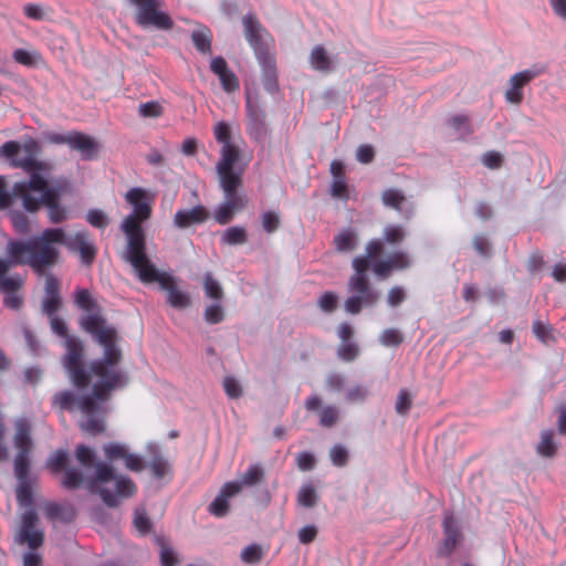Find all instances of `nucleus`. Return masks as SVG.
I'll return each mask as SVG.
<instances>
[{
  "label": "nucleus",
  "instance_id": "obj_32",
  "mask_svg": "<svg viewBox=\"0 0 566 566\" xmlns=\"http://www.w3.org/2000/svg\"><path fill=\"white\" fill-rule=\"evenodd\" d=\"M264 469L260 464L251 465L242 475L240 481L237 483L247 486H253L260 484L264 480Z\"/></svg>",
  "mask_w": 566,
  "mask_h": 566
},
{
  "label": "nucleus",
  "instance_id": "obj_2",
  "mask_svg": "<svg viewBox=\"0 0 566 566\" xmlns=\"http://www.w3.org/2000/svg\"><path fill=\"white\" fill-rule=\"evenodd\" d=\"M106 461L97 459L95 451L84 444L75 448L77 467L64 469L62 485L67 490H75L85 485L92 493H97L102 501L109 507L118 505V497H130L136 492L133 480L124 474L115 472L113 462L123 460L125 467L134 472L144 469L139 455L130 453L125 444L109 442L103 444Z\"/></svg>",
  "mask_w": 566,
  "mask_h": 566
},
{
  "label": "nucleus",
  "instance_id": "obj_24",
  "mask_svg": "<svg viewBox=\"0 0 566 566\" xmlns=\"http://www.w3.org/2000/svg\"><path fill=\"white\" fill-rule=\"evenodd\" d=\"M310 65L321 73H329L335 70L336 62L323 45H315L308 56Z\"/></svg>",
  "mask_w": 566,
  "mask_h": 566
},
{
  "label": "nucleus",
  "instance_id": "obj_23",
  "mask_svg": "<svg viewBox=\"0 0 566 566\" xmlns=\"http://www.w3.org/2000/svg\"><path fill=\"white\" fill-rule=\"evenodd\" d=\"M331 174L333 176L331 196L335 199L347 200L349 192L345 181L344 164L339 160H334L331 164Z\"/></svg>",
  "mask_w": 566,
  "mask_h": 566
},
{
  "label": "nucleus",
  "instance_id": "obj_29",
  "mask_svg": "<svg viewBox=\"0 0 566 566\" xmlns=\"http://www.w3.org/2000/svg\"><path fill=\"white\" fill-rule=\"evenodd\" d=\"M359 283L360 286L358 291H356V313H358L363 306L375 304L379 297V293L370 289L367 280L360 281Z\"/></svg>",
  "mask_w": 566,
  "mask_h": 566
},
{
  "label": "nucleus",
  "instance_id": "obj_26",
  "mask_svg": "<svg viewBox=\"0 0 566 566\" xmlns=\"http://www.w3.org/2000/svg\"><path fill=\"white\" fill-rule=\"evenodd\" d=\"M443 544L439 549L440 555H449L459 542V528L452 515H446L443 518Z\"/></svg>",
  "mask_w": 566,
  "mask_h": 566
},
{
  "label": "nucleus",
  "instance_id": "obj_18",
  "mask_svg": "<svg viewBox=\"0 0 566 566\" xmlns=\"http://www.w3.org/2000/svg\"><path fill=\"white\" fill-rule=\"evenodd\" d=\"M541 71L524 70L514 74L509 81V88L505 92V99L514 105L522 103L524 94L523 87L536 77Z\"/></svg>",
  "mask_w": 566,
  "mask_h": 566
},
{
  "label": "nucleus",
  "instance_id": "obj_63",
  "mask_svg": "<svg viewBox=\"0 0 566 566\" xmlns=\"http://www.w3.org/2000/svg\"><path fill=\"white\" fill-rule=\"evenodd\" d=\"M406 298V294L402 287L400 286H394L388 292V304L392 307L398 306L400 303H402Z\"/></svg>",
  "mask_w": 566,
  "mask_h": 566
},
{
  "label": "nucleus",
  "instance_id": "obj_7",
  "mask_svg": "<svg viewBox=\"0 0 566 566\" xmlns=\"http://www.w3.org/2000/svg\"><path fill=\"white\" fill-rule=\"evenodd\" d=\"M129 264L143 283H158L160 289L167 293V302L172 307L184 310L191 305L189 294L178 287L176 279L159 271L148 256L140 259L138 263Z\"/></svg>",
  "mask_w": 566,
  "mask_h": 566
},
{
  "label": "nucleus",
  "instance_id": "obj_43",
  "mask_svg": "<svg viewBox=\"0 0 566 566\" xmlns=\"http://www.w3.org/2000/svg\"><path fill=\"white\" fill-rule=\"evenodd\" d=\"M224 318L223 307L219 303L211 304L205 310V319L209 324H218Z\"/></svg>",
  "mask_w": 566,
  "mask_h": 566
},
{
  "label": "nucleus",
  "instance_id": "obj_11",
  "mask_svg": "<svg viewBox=\"0 0 566 566\" xmlns=\"http://www.w3.org/2000/svg\"><path fill=\"white\" fill-rule=\"evenodd\" d=\"M14 543L20 546H27L31 551H36L44 543V531L41 527L40 517L33 509L25 510L15 527Z\"/></svg>",
  "mask_w": 566,
  "mask_h": 566
},
{
  "label": "nucleus",
  "instance_id": "obj_14",
  "mask_svg": "<svg viewBox=\"0 0 566 566\" xmlns=\"http://www.w3.org/2000/svg\"><path fill=\"white\" fill-rule=\"evenodd\" d=\"M57 142L66 144L71 149L78 151L83 160L97 158L101 149L99 143L94 137L78 132L60 136Z\"/></svg>",
  "mask_w": 566,
  "mask_h": 566
},
{
  "label": "nucleus",
  "instance_id": "obj_45",
  "mask_svg": "<svg viewBox=\"0 0 566 566\" xmlns=\"http://www.w3.org/2000/svg\"><path fill=\"white\" fill-rule=\"evenodd\" d=\"M354 233L350 230L342 231L335 239L334 243L338 252L349 251L353 245Z\"/></svg>",
  "mask_w": 566,
  "mask_h": 566
},
{
  "label": "nucleus",
  "instance_id": "obj_61",
  "mask_svg": "<svg viewBox=\"0 0 566 566\" xmlns=\"http://www.w3.org/2000/svg\"><path fill=\"white\" fill-rule=\"evenodd\" d=\"M49 317H50L51 328H52V331L55 334H57L61 337H64L65 339H66V337H71L67 334L66 324H65V322L61 317L55 316V315H52V316H49Z\"/></svg>",
  "mask_w": 566,
  "mask_h": 566
},
{
  "label": "nucleus",
  "instance_id": "obj_60",
  "mask_svg": "<svg viewBox=\"0 0 566 566\" xmlns=\"http://www.w3.org/2000/svg\"><path fill=\"white\" fill-rule=\"evenodd\" d=\"M375 158L374 147L370 145H360L356 149V159L361 164H369Z\"/></svg>",
  "mask_w": 566,
  "mask_h": 566
},
{
  "label": "nucleus",
  "instance_id": "obj_37",
  "mask_svg": "<svg viewBox=\"0 0 566 566\" xmlns=\"http://www.w3.org/2000/svg\"><path fill=\"white\" fill-rule=\"evenodd\" d=\"M134 526L142 534H147L151 531V521L144 507H137L134 513Z\"/></svg>",
  "mask_w": 566,
  "mask_h": 566
},
{
  "label": "nucleus",
  "instance_id": "obj_53",
  "mask_svg": "<svg viewBox=\"0 0 566 566\" xmlns=\"http://www.w3.org/2000/svg\"><path fill=\"white\" fill-rule=\"evenodd\" d=\"M452 128L459 133L460 136H467L471 133L469 118L464 115H457L450 119Z\"/></svg>",
  "mask_w": 566,
  "mask_h": 566
},
{
  "label": "nucleus",
  "instance_id": "obj_47",
  "mask_svg": "<svg viewBox=\"0 0 566 566\" xmlns=\"http://www.w3.org/2000/svg\"><path fill=\"white\" fill-rule=\"evenodd\" d=\"M154 475L158 479L164 478L169 472V463L161 455H156L149 464Z\"/></svg>",
  "mask_w": 566,
  "mask_h": 566
},
{
  "label": "nucleus",
  "instance_id": "obj_39",
  "mask_svg": "<svg viewBox=\"0 0 566 566\" xmlns=\"http://www.w3.org/2000/svg\"><path fill=\"white\" fill-rule=\"evenodd\" d=\"M214 138L222 146L231 145V127L228 123L221 120L214 125L213 128Z\"/></svg>",
  "mask_w": 566,
  "mask_h": 566
},
{
  "label": "nucleus",
  "instance_id": "obj_19",
  "mask_svg": "<svg viewBox=\"0 0 566 566\" xmlns=\"http://www.w3.org/2000/svg\"><path fill=\"white\" fill-rule=\"evenodd\" d=\"M241 492V484L237 482H227L220 490V493L209 505V512L218 517L224 516L229 512L228 499Z\"/></svg>",
  "mask_w": 566,
  "mask_h": 566
},
{
  "label": "nucleus",
  "instance_id": "obj_28",
  "mask_svg": "<svg viewBox=\"0 0 566 566\" xmlns=\"http://www.w3.org/2000/svg\"><path fill=\"white\" fill-rule=\"evenodd\" d=\"M350 336L352 327L348 324H342L338 327V337L342 340L338 347V356L346 361H350L354 359V347L349 342Z\"/></svg>",
  "mask_w": 566,
  "mask_h": 566
},
{
  "label": "nucleus",
  "instance_id": "obj_1",
  "mask_svg": "<svg viewBox=\"0 0 566 566\" xmlns=\"http://www.w3.org/2000/svg\"><path fill=\"white\" fill-rule=\"evenodd\" d=\"M75 304L85 313L80 317L81 327L103 347V357L93 361L87 371L82 363L83 345L75 337H66V355L63 365L77 388H86L92 376L97 377L91 392L76 395L71 390L59 391L53 396L52 403L61 410L80 412L77 424L90 434L98 436L106 431L107 401L111 392L126 386L128 377L117 368L123 359L119 347L120 337L116 328L108 324L96 300L85 289L75 292Z\"/></svg>",
  "mask_w": 566,
  "mask_h": 566
},
{
  "label": "nucleus",
  "instance_id": "obj_56",
  "mask_svg": "<svg viewBox=\"0 0 566 566\" xmlns=\"http://www.w3.org/2000/svg\"><path fill=\"white\" fill-rule=\"evenodd\" d=\"M223 388L230 398H239L242 395L241 385L233 377L228 376L223 379Z\"/></svg>",
  "mask_w": 566,
  "mask_h": 566
},
{
  "label": "nucleus",
  "instance_id": "obj_58",
  "mask_svg": "<svg viewBox=\"0 0 566 566\" xmlns=\"http://www.w3.org/2000/svg\"><path fill=\"white\" fill-rule=\"evenodd\" d=\"M296 463L301 471H311L316 465V459L310 452H301L296 458Z\"/></svg>",
  "mask_w": 566,
  "mask_h": 566
},
{
  "label": "nucleus",
  "instance_id": "obj_27",
  "mask_svg": "<svg viewBox=\"0 0 566 566\" xmlns=\"http://www.w3.org/2000/svg\"><path fill=\"white\" fill-rule=\"evenodd\" d=\"M191 40L196 49L201 54H210L211 53V43H212V33L210 29L206 25H198L191 32Z\"/></svg>",
  "mask_w": 566,
  "mask_h": 566
},
{
  "label": "nucleus",
  "instance_id": "obj_44",
  "mask_svg": "<svg viewBox=\"0 0 566 566\" xmlns=\"http://www.w3.org/2000/svg\"><path fill=\"white\" fill-rule=\"evenodd\" d=\"M62 305L61 295H45L42 301V311L48 316L55 315L56 311Z\"/></svg>",
  "mask_w": 566,
  "mask_h": 566
},
{
  "label": "nucleus",
  "instance_id": "obj_22",
  "mask_svg": "<svg viewBox=\"0 0 566 566\" xmlns=\"http://www.w3.org/2000/svg\"><path fill=\"white\" fill-rule=\"evenodd\" d=\"M44 514L52 522L67 524L75 520L76 511L70 503L48 502L44 505Z\"/></svg>",
  "mask_w": 566,
  "mask_h": 566
},
{
  "label": "nucleus",
  "instance_id": "obj_17",
  "mask_svg": "<svg viewBox=\"0 0 566 566\" xmlns=\"http://www.w3.org/2000/svg\"><path fill=\"white\" fill-rule=\"evenodd\" d=\"M248 130L255 140L264 139L266 135V114L258 98L247 97Z\"/></svg>",
  "mask_w": 566,
  "mask_h": 566
},
{
  "label": "nucleus",
  "instance_id": "obj_35",
  "mask_svg": "<svg viewBox=\"0 0 566 566\" xmlns=\"http://www.w3.org/2000/svg\"><path fill=\"white\" fill-rule=\"evenodd\" d=\"M203 290L208 297L220 301L223 297V290L220 283L210 273L205 274Z\"/></svg>",
  "mask_w": 566,
  "mask_h": 566
},
{
  "label": "nucleus",
  "instance_id": "obj_55",
  "mask_svg": "<svg viewBox=\"0 0 566 566\" xmlns=\"http://www.w3.org/2000/svg\"><path fill=\"white\" fill-rule=\"evenodd\" d=\"M218 77L224 91L234 92L239 88V81L231 70L220 74Z\"/></svg>",
  "mask_w": 566,
  "mask_h": 566
},
{
  "label": "nucleus",
  "instance_id": "obj_46",
  "mask_svg": "<svg viewBox=\"0 0 566 566\" xmlns=\"http://www.w3.org/2000/svg\"><path fill=\"white\" fill-rule=\"evenodd\" d=\"M338 297L333 292H325L317 301V305L324 312L332 313L336 310Z\"/></svg>",
  "mask_w": 566,
  "mask_h": 566
},
{
  "label": "nucleus",
  "instance_id": "obj_57",
  "mask_svg": "<svg viewBox=\"0 0 566 566\" xmlns=\"http://www.w3.org/2000/svg\"><path fill=\"white\" fill-rule=\"evenodd\" d=\"M482 164L490 169H499L503 164V156L497 151H488L482 156Z\"/></svg>",
  "mask_w": 566,
  "mask_h": 566
},
{
  "label": "nucleus",
  "instance_id": "obj_3",
  "mask_svg": "<svg viewBox=\"0 0 566 566\" xmlns=\"http://www.w3.org/2000/svg\"><path fill=\"white\" fill-rule=\"evenodd\" d=\"M64 241V230L53 228L24 241H10L8 253L15 263L28 264L39 274L54 266L60 258L59 245Z\"/></svg>",
  "mask_w": 566,
  "mask_h": 566
},
{
  "label": "nucleus",
  "instance_id": "obj_64",
  "mask_svg": "<svg viewBox=\"0 0 566 566\" xmlns=\"http://www.w3.org/2000/svg\"><path fill=\"white\" fill-rule=\"evenodd\" d=\"M44 292L45 295H60L59 281L51 273L45 274Z\"/></svg>",
  "mask_w": 566,
  "mask_h": 566
},
{
  "label": "nucleus",
  "instance_id": "obj_40",
  "mask_svg": "<svg viewBox=\"0 0 566 566\" xmlns=\"http://www.w3.org/2000/svg\"><path fill=\"white\" fill-rule=\"evenodd\" d=\"M329 458L334 465L344 467L349 461V451L345 447L336 444L331 449Z\"/></svg>",
  "mask_w": 566,
  "mask_h": 566
},
{
  "label": "nucleus",
  "instance_id": "obj_25",
  "mask_svg": "<svg viewBox=\"0 0 566 566\" xmlns=\"http://www.w3.org/2000/svg\"><path fill=\"white\" fill-rule=\"evenodd\" d=\"M14 264H17L14 258L10 256L8 260L0 259V291L7 294L17 292L23 283V280L18 274L7 275L10 268Z\"/></svg>",
  "mask_w": 566,
  "mask_h": 566
},
{
  "label": "nucleus",
  "instance_id": "obj_30",
  "mask_svg": "<svg viewBox=\"0 0 566 566\" xmlns=\"http://www.w3.org/2000/svg\"><path fill=\"white\" fill-rule=\"evenodd\" d=\"M407 201L402 190L397 188H387L381 192V202L385 207L391 208L398 212L402 211V206Z\"/></svg>",
  "mask_w": 566,
  "mask_h": 566
},
{
  "label": "nucleus",
  "instance_id": "obj_5",
  "mask_svg": "<svg viewBox=\"0 0 566 566\" xmlns=\"http://www.w3.org/2000/svg\"><path fill=\"white\" fill-rule=\"evenodd\" d=\"M14 447L18 452L14 457V474L18 479L17 500L21 507L33 509L34 479L29 474V454L33 448L31 439V426L25 418H20L14 423Z\"/></svg>",
  "mask_w": 566,
  "mask_h": 566
},
{
  "label": "nucleus",
  "instance_id": "obj_6",
  "mask_svg": "<svg viewBox=\"0 0 566 566\" xmlns=\"http://www.w3.org/2000/svg\"><path fill=\"white\" fill-rule=\"evenodd\" d=\"M384 251V244L380 240H371L366 247V256L356 258V291L360 286V281H366L365 273L371 268L374 274L381 279H388L391 272L397 270H406L411 265L410 258L405 251H395L385 259H379L370 262L373 259L379 256Z\"/></svg>",
  "mask_w": 566,
  "mask_h": 566
},
{
  "label": "nucleus",
  "instance_id": "obj_41",
  "mask_svg": "<svg viewBox=\"0 0 566 566\" xmlns=\"http://www.w3.org/2000/svg\"><path fill=\"white\" fill-rule=\"evenodd\" d=\"M262 555V548L256 544H252L242 549L241 559L247 564H256L261 560Z\"/></svg>",
  "mask_w": 566,
  "mask_h": 566
},
{
  "label": "nucleus",
  "instance_id": "obj_33",
  "mask_svg": "<svg viewBox=\"0 0 566 566\" xmlns=\"http://www.w3.org/2000/svg\"><path fill=\"white\" fill-rule=\"evenodd\" d=\"M248 241V234L243 227H231L224 230L221 242L229 245L244 244Z\"/></svg>",
  "mask_w": 566,
  "mask_h": 566
},
{
  "label": "nucleus",
  "instance_id": "obj_9",
  "mask_svg": "<svg viewBox=\"0 0 566 566\" xmlns=\"http://www.w3.org/2000/svg\"><path fill=\"white\" fill-rule=\"evenodd\" d=\"M38 154H24L23 157L12 160L14 167L22 168L30 175L28 181L15 182L12 187L11 196L19 198L32 192L34 189H43L45 184L50 182L51 165L36 159Z\"/></svg>",
  "mask_w": 566,
  "mask_h": 566
},
{
  "label": "nucleus",
  "instance_id": "obj_31",
  "mask_svg": "<svg viewBox=\"0 0 566 566\" xmlns=\"http://www.w3.org/2000/svg\"><path fill=\"white\" fill-rule=\"evenodd\" d=\"M557 450L558 444L554 440V432L552 430L542 431L536 447L537 453L545 458H552L556 454Z\"/></svg>",
  "mask_w": 566,
  "mask_h": 566
},
{
  "label": "nucleus",
  "instance_id": "obj_34",
  "mask_svg": "<svg viewBox=\"0 0 566 566\" xmlns=\"http://www.w3.org/2000/svg\"><path fill=\"white\" fill-rule=\"evenodd\" d=\"M318 499V494L312 484L303 485L297 493V503L306 509L315 507Z\"/></svg>",
  "mask_w": 566,
  "mask_h": 566
},
{
  "label": "nucleus",
  "instance_id": "obj_21",
  "mask_svg": "<svg viewBox=\"0 0 566 566\" xmlns=\"http://www.w3.org/2000/svg\"><path fill=\"white\" fill-rule=\"evenodd\" d=\"M209 218V212L203 206L176 212L174 223L177 228L185 229L192 224L202 223Z\"/></svg>",
  "mask_w": 566,
  "mask_h": 566
},
{
  "label": "nucleus",
  "instance_id": "obj_4",
  "mask_svg": "<svg viewBox=\"0 0 566 566\" xmlns=\"http://www.w3.org/2000/svg\"><path fill=\"white\" fill-rule=\"evenodd\" d=\"M125 198L134 207V210L120 224V230L127 241L122 256L127 263H138L140 259L148 256L142 222L150 217L151 208L146 199V191L142 188H132L126 192Z\"/></svg>",
  "mask_w": 566,
  "mask_h": 566
},
{
  "label": "nucleus",
  "instance_id": "obj_49",
  "mask_svg": "<svg viewBox=\"0 0 566 566\" xmlns=\"http://www.w3.org/2000/svg\"><path fill=\"white\" fill-rule=\"evenodd\" d=\"M317 534H318L317 526L314 524H308L298 530L297 538H298L300 543L308 545L316 539Z\"/></svg>",
  "mask_w": 566,
  "mask_h": 566
},
{
  "label": "nucleus",
  "instance_id": "obj_20",
  "mask_svg": "<svg viewBox=\"0 0 566 566\" xmlns=\"http://www.w3.org/2000/svg\"><path fill=\"white\" fill-rule=\"evenodd\" d=\"M305 408L308 411H317L319 416V424L331 428L338 421L339 411L334 406L323 408V401L318 396L308 397L305 401Z\"/></svg>",
  "mask_w": 566,
  "mask_h": 566
},
{
  "label": "nucleus",
  "instance_id": "obj_8",
  "mask_svg": "<svg viewBox=\"0 0 566 566\" xmlns=\"http://www.w3.org/2000/svg\"><path fill=\"white\" fill-rule=\"evenodd\" d=\"M63 189L64 186L59 180H51L43 189H34L18 199L29 212H35L41 206H45L50 220L53 223H61L67 218L66 209L59 203Z\"/></svg>",
  "mask_w": 566,
  "mask_h": 566
},
{
  "label": "nucleus",
  "instance_id": "obj_15",
  "mask_svg": "<svg viewBox=\"0 0 566 566\" xmlns=\"http://www.w3.org/2000/svg\"><path fill=\"white\" fill-rule=\"evenodd\" d=\"M244 36L253 49L258 59H261L265 51V40L269 35L265 28L260 23L254 14H245L242 18Z\"/></svg>",
  "mask_w": 566,
  "mask_h": 566
},
{
  "label": "nucleus",
  "instance_id": "obj_38",
  "mask_svg": "<svg viewBox=\"0 0 566 566\" xmlns=\"http://www.w3.org/2000/svg\"><path fill=\"white\" fill-rule=\"evenodd\" d=\"M382 234L384 240L389 244L401 243L406 238L405 229L401 226H387Z\"/></svg>",
  "mask_w": 566,
  "mask_h": 566
},
{
  "label": "nucleus",
  "instance_id": "obj_51",
  "mask_svg": "<svg viewBox=\"0 0 566 566\" xmlns=\"http://www.w3.org/2000/svg\"><path fill=\"white\" fill-rule=\"evenodd\" d=\"M532 329H533V333L535 334V336L544 343H548L551 339H553V336H552L553 329H552L551 325H548V324H544L541 321H535L533 323Z\"/></svg>",
  "mask_w": 566,
  "mask_h": 566
},
{
  "label": "nucleus",
  "instance_id": "obj_48",
  "mask_svg": "<svg viewBox=\"0 0 566 566\" xmlns=\"http://www.w3.org/2000/svg\"><path fill=\"white\" fill-rule=\"evenodd\" d=\"M281 224V219L279 213L274 211H266L262 214V227L268 233H272Z\"/></svg>",
  "mask_w": 566,
  "mask_h": 566
},
{
  "label": "nucleus",
  "instance_id": "obj_42",
  "mask_svg": "<svg viewBox=\"0 0 566 566\" xmlns=\"http://www.w3.org/2000/svg\"><path fill=\"white\" fill-rule=\"evenodd\" d=\"M412 406V397L411 395L406 390L401 389L398 394L395 409L397 413L405 416L409 412L410 408Z\"/></svg>",
  "mask_w": 566,
  "mask_h": 566
},
{
  "label": "nucleus",
  "instance_id": "obj_54",
  "mask_svg": "<svg viewBox=\"0 0 566 566\" xmlns=\"http://www.w3.org/2000/svg\"><path fill=\"white\" fill-rule=\"evenodd\" d=\"M380 339L381 344L385 346H398L402 343L403 337L399 331L388 328L382 332Z\"/></svg>",
  "mask_w": 566,
  "mask_h": 566
},
{
  "label": "nucleus",
  "instance_id": "obj_13",
  "mask_svg": "<svg viewBox=\"0 0 566 566\" xmlns=\"http://www.w3.org/2000/svg\"><path fill=\"white\" fill-rule=\"evenodd\" d=\"M220 187L224 192V201L214 210L213 217L218 223L227 224L238 211L245 207L247 198L241 192V185H231L229 190L224 185H220Z\"/></svg>",
  "mask_w": 566,
  "mask_h": 566
},
{
  "label": "nucleus",
  "instance_id": "obj_12",
  "mask_svg": "<svg viewBox=\"0 0 566 566\" xmlns=\"http://www.w3.org/2000/svg\"><path fill=\"white\" fill-rule=\"evenodd\" d=\"M240 148L234 144L221 147L220 159L217 163L216 169L219 184L224 185L227 190L231 189V185L242 186V175L244 168H235V164L240 159Z\"/></svg>",
  "mask_w": 566,
  "mask_h": 566
},
{
  "label": "nucleus",
  "instance_id": "obj_50",
  "mask_svg": "<svg viewBox=\"0 0 566 566\" xmlns=\"http://www.w3.org/2000/svg\"><path fill=\"white\" fill-rule=\"evenodd\" d=\"M139 115L143 117H159L163 114V106L156 102H147L145 104L139 105Z\"/></svg>",
  "mask_w": 566,
  "mask_h": 566
},
{
  "label": "nucleus",
  "instance_id": "obj_62",
  "mask_svg": "<svg viewBox=\"0 0 566 566\" xmlns=\"http://www.w3.org/2000/svg\"><path fill=\"white\" fill-rule=\"evenodd\" d=\"M160 562L161 566H176L177 564H179V559L176 556L175 552L167 546L161 547Z\"/></svg>",
  "mask_w": 566,
  "mask_h": 566
},
{
  "label": "nucleus",
  "instance_id": "obj_59",
  "mask_svg": "<svg viewBox=\"0 0 566 566\" xmlns=\"http://www.w3.org/2000/svg\"><path fill=\"white\" fill-rule=\"evenodd\" d=\"M473 247L480 255L485 258L490 256L492 248L489 240L484 235H475L473 239Z\"/></svg>",
  "mask_w": 566,
  "mask_h": 566
},
{
  "label": "nucleus",
  "instance_id": "obj_10",
  "mask_svg": "<svg viewBox=\"0 0 566 566\" xmlns=\"http://www.w3.org/2000/svg\"><path fill=\"white\" fill-rule=\"evenodd\" d=\"M136 7L135 21L143 28L171 30L174 21L161 8V0H129Z\"/></svg>",
  "mask_w": 566,
  "mask_h": 566
},
{
  "label": "nucleus",
  "instance_id": "obj_52",
  "mask_svg": "<svg viewBox=\"0 0 566 566\" xmlns=\"http://www.w3.org/2000/svg\"><path fill=\"white\" fill-rule=\"evenodd\" d=\"M69 459V453L65 450L55 451L49 459L48 464L54 471H60L65 468Z\"/></svg>",
  "mask_w": 566,
  "mask_h": 566
},
{
  "label": "nucleus",
  "instance_id": "obj_36",
  "mask_svg": "<svg viewBox=\"0 0 566 566\" xmlns=\"http://www.w3.org/2000/svg\"><path fill=\"white\" fill-rule=\"evenodd\" d=\"M86 221L92 227L103 230L109 224L111 219L107 213L101 209H90L86 213Z\"/></svg>",
  "mask_w": 566,
  "mask_h": 566
},
{
  "label": "nucleus",
  "instance_id": "obj_16",
  "mask_svg": "<svg viewBox=\"0 0 566 566\" xmlns=\"http://www.w3.org/2000/svg\"><path fill=\"white\" fill-rule=\"evenodd\" d=\"M62 245H65L70 251L77 252L81 261L85 265H91L96 255V248L90 239V233L86 230L78 231L74 235H66L64 232V241Z\"/></svg>",
  "mask_w": 566,
  "mask_h": 566
}]
</instances>
